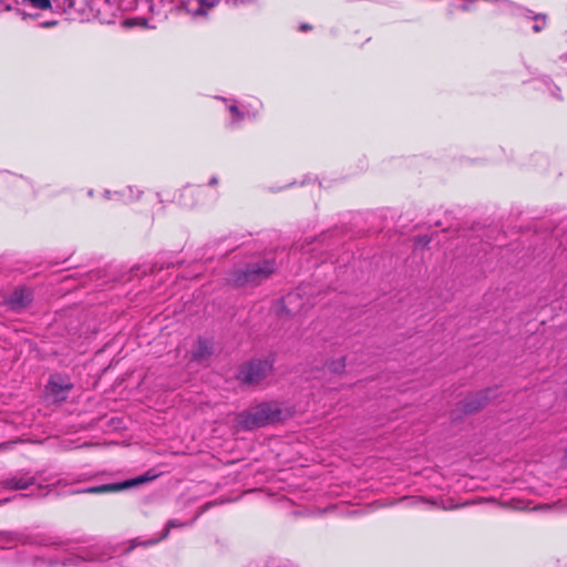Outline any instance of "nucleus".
<instances>
[{"mask_svg":"<svg viewBox=\"0 0 567 567\" xmlns=\"http://www.w3.org/2000/svg\"><path fill=\"white\" fill-rule=\"evenodd\" d=\"M23 3L30 4L32 8L39 10L51 9V0H22Z\"/></svg>","mask_w":567,"mask_h":567,"instance_id":"nucleus-14","label":"nucleus"},{"mask_svg":"<svg viewBox=\"0 0 567 567\" xmlns=\"http://www.w3.org/2000/svg\"><path fill=\"white\" fill-rule=\"evenodd\" d=\"M226 4L231 7L246 6L254 3L256 0H224Z\"/></svg>","mask_w":567,"mask_h":567,"instance_id":"nucleus-16","label":"nucleus"},{"mask_svg":"<svg viewBox=\"0 0 567 567\" xmlns=\"http://www.w3.org/2000/svg\"><path fill=\"white\" fill-rule=\"evenodd\" d=\"M221 0H183L182 7L192 17H207Z\"/></svg>","mask_w":567,"mask_h":567,"instance_id":"nucleus-4","label":"nucleus"},{"mask_svg":"<svg viewBox=\"0 0 567 567\" xmlns=\"http://www.w3.org/2000/svg\"><path fill=\"white\" fill-rule=\"evenodd\" d=\"M0 179L6 182H19L21 181V177H18L16 175L10 174L9 172H1L0 173Z\"/></svg>","mask_w":567,"mask_h":567,"instance_id":"nucleus-17","label":"nucleus"},{"mask_svg":"<svg viewBox=\"0 0 567 567\" xmlns=\"http://www.w3.org/2000/svg\"><path fill=\"white\" fill-rule=\"evenodd\" d=\"M272 272V264L268 260H264L236 269L227 280L231 286L237 288L252 287L262 282Z\"/></svg>","mask_w":567,"mask_h":567,"instance_id":"nucleus-2","label":"nucleus"},{"mask_svg":"<svg viewBox=\"0 0 567 567\" xmlns=\"http://www.w3.org/2000/svg\"><path fill=\"white\" fill-rule=\"evenodd\" d=\"M148 480L150 478H147L145 476H140L135 480L125 481L123 483L103 484V485H99V486H93V487L86 488L84 492L92 493V494L117 492V491H122L124 488L144 483Z\"/></svg>","mask_w":567,"mask_h":567,"instance_id":"nucleus-6","label":"nucleus"},{"mask_svg":"<svg viewBox=\"0 0 567 567\" xmlns=\"http://www.w3.org/2000/svg\"><path fill=\"white\" fill-rule=\"evenodd\" d=\"M217 183H218L217 177H212V178L209 179V185H212V186H213V185H217Z\"/></svg>","mask_w":567,"mask_h":567,"instance_id":"nucleus-23","label":"nucleus"},{"mask_svg":"<svg viewBox=\"0 0 567 567\" xmlns=\"http://www.w3.org/2000/svg\"><path fill=\"white\" fill-rule=\"evenodd\" d=\"M194 192H195V190H194L193 188H190V187H187V188H185V189L183 190V193L181 194V198H182L181 204H182L183 206H185V207H192V206L194 205V203H188V202H186V200H185V199H186V197H188V196H193V195H194Z\"/></svg>","mask_w":567,"mask_h":567,"instance_id":"nucleus-15","label":"nucleus"},{"mask_svg":"<svg viewBox=\"0 0 567 567\" xmlns=\"http://www.w3.org/2000/svg\"><path fill=\"white\" fill-rule=\"evenodd\" d=\"M142 192L141 190H134L133 187L128 186L122 192H114L113 194L110 190H106L104 193V197L107 199H112L113 197H116V199L128 204L134 202L135 199L140 198Z\"/></svg>","mask_w":567,"mask_h":567,"instance_id":"nucleus-11","label":"nucleus"},{"mask_svg":"<svg viewBox=\"0 0 567 567\" xmlns=\"http://www.w3.org/2000/svg\"><path fill=\"white\" fill-rule=\"evenodd\" d=\"M282 411L277 403L264 402L248 411L238 414V424L245 430H252L277 422L281 419Z\"/></svg>","mask_w":567,"mask_h":567,"instance_id":"nucleus-1","label":"nucleus"},{"mask_svg":"<svg viewBox=\"0 0 567 567\" xmlns=\"http://www.w3.org/2000/svg\"><path fill=\"white\" fill-rule=\"evenodd\" d=\"M486 400V394H476L473 398H467L463 401V410L465 413H473L480 410L484 405Z\"/></svg>","mask_w":567,"mask_h":567,"instance_id":"nucleus-13","label":"nucleus"},{"mask_svg":"<svg viewBox=\"0 0 567 567\" xmlns=\"http://www.w3.org/2000/svg\"><path fill=\"white\" fill-rule=\"evenodd\" d=\"M543 28H544V24L536 23V24L533 25V30L535 32H539L540 30H543Z\"/></svg>","mask_w":567,"mask_h":567,"instance_id":"nucleus-22","label":"nucleus"},{"mask_svg":"<svg viewBox=\"0 0 567 567\" xmlns=\"http://www.w3.org/2000/svg\"><path fill=\"white\" fill-rule=\"evenodd\" d=\"M344 362L343 361H340V362H333L330 364V370L334 371V372H341L343 369H344Z\"/></svg>","mask_w":567,"mask_h":567,"instance_id":"nucleus-18","label":"nucleus"},{"mask_svg":"<svg viewBox=\"0 0 567 567\" xmlns=\"http://www.w3.org/2000/svg\"><path fill=\"white\" fill-rule=\"evenodd\" d=\"M261 107V103L256 101V106L252 110L247 109L246 106L239 107L236 104H231L228 106V110L231 114V123L237 124L245 118L256 117Z\"/></svg>","mask_w":567,"mask_h":567,"instance_id":"nucleus-9","label":"nucleus"},{"mask_svg":"<svg viewBox=\"0 0 567 567\" xmlns=\"http://www.w3.org/2000/svg\"><path fill=\"white\" fill-rule=\"evenodd\" d=\"M31 291L27 288L16 289L9 298V305L12 309L19 310L27 307L31 301Z\"/></svg>","mask_w":567,"mask_h":567,"instance_id":"nucleus-10","label":"nucleus"},{"mask_svg":"<svg viewBox=\"0 0 567 567\" xmlns=\"http://www.w3.org/2000/svg\"><path fill=\"white\" fill-rule=\"evenodd\" d=\"M549 91H550L551 95H554L557 99H560V96L557 93L559 91L558 86L551 85V86H549Z\"/></svg>","mask_w":567,"mask_h":567,"instance_id":"nucleus-20","label":"nucleus"},{"mask_svg":"<svg viewBox=\"0 0 567 567\" xmlns=\"http://www.w3.org/2000/svg\"><path fill=\"white\" fill-rule=\"evenodd\" d=\"M71 388L72 383L70 382V380L62 375H52L47 385L48 393L55 401L65 400Z\"/></svg>","mask_w":567,"mask_h":567,"instance_id":"nucleus-5","label":"nucleus"},{"mask_svg":"<svg viewBox=\"0 0 567 567\" xmlns=\"http://www.w3.org/2000/svg\"><path fill=\"white\" fill-rule=\"evenodd\" d=\"M56 24H58L56 20H48V21L41 22L40 27L41 28H52V27H55Z\"/></svg>","mask_w":567,"mask_h":567,"instance_id":"nucleus-19","label":"nucleus"},{"mask_svg":"<svg viewBox=\"0 0 567 567\" xmlns=\"http://www.w3.org/2000/svg\"><path fill=\"white\" fill-rule=\"evenodd\" d=\"M461 8H462V10H464V11H466V10H468V9H470V7H468V6H466V4L462 6Z\"/></svg>","mask_w":567,"mask_h":567,"instance_id":"nucleus-25","label":"nucleus"},{"mask_svg":"<svg viewBox=\"0 0 567 567\" xmlns=\"http://www.w3.org/2000/svg\"><path fill=\"white\" fill-rule=\"evenodd\" d=\"M299 30L300 31H308V30H311V25L310 24H307V23H303L299 27Z\"/></svg>","mask_w":567,"mask_h":567,"instance_id":"nucleus-21","label":"nucleus"},{"mask_svg":"<svg viewBox=\"0 0 567 567\" xmlns=\"http://www.w3.org/2000/svg\"><path fill=\"white\" fill-rule=\"evenodd\" d=\"M65 1L68 2L69 7H73V4H74L73 0H65Z\"/></svg>","mask_w":567,"mask_h":567,"instance_id":"nucleus-24","label":"nucleus"},{"mask_svg":"<svg viewBox=\"0 0 567 567\" xmlns=\"http://www.w3.org/2000/svg\"><path fill=\"white\" fill-rule=\"evenodd\" d=\"M34 484V477L27 472H17L12 477L4 480L1 485L7 489H25Z\"/></svg>","mask_w":567,"mask_h":567,"instance_id":"nucleus-7","label":"nucleus"},{"mask_svg":"<svg viewBox=\"0 0 567 567\" xmlns=\"http://www.w3.org/2000/svg\"><path fill=\"white\" fill-rule=\"evenodd\" d=\"M213 352L212 343L205 339H198L195 348L192 351V358L195 361H203L207 359Z\"/></svg>","mask_w":567,"mask_h":567,"instance_id":"nucleus-12","label":"nucleus"},{"mask_svg":"<svg viewBox=\"0 0 567 567\" xmlns=\"http://www.w3.org/2000/svg\"><path fill=\"white\" fill-rule=\"evenodd\" d=\"M185 524L184 523H181L176 519H169L166 525H165V528L163 529V532L159 534L158 537H154V538H150V539H146V540H141L140 538H135V539H132L131 540V546H130V549H133L137 546H152V545H155L157 543H159L161 540L165 539L171 529L172 528H176V527H183Z\"/></svg>","mask_w":567,"mask_h":567,"instance_id":"nucleus-8","label":"nucleus"},{"mask_svg":"<svg viewBox=\"0 0 567 567\" xmlns=\"http://www.w3.org/2000/svg\"><path fill=\"white\" fill-rule=\"evenodd\" d=\"M272 370L270 360H252L241 365L238 379L240 382L255 385L260 383Z\"/></svg>","mask_w":567,"mask_h":567,"instance_id":"nucleus-3","label":"nucleus"}]
</instances>
